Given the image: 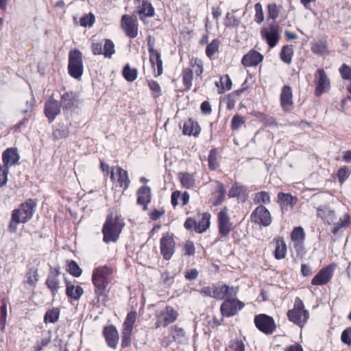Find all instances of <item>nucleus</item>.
<instances>
[{"instance_id": "obj_1", "label": "nucleus", "mask_w": 351, "mask_h": 351, "mask_svg": "<svg viewBox=\"0 0 351 351\" xmlns=\"http://www.w3.org/2000/svg\"><path fill=\"white\" fill-rule=\"evenodd\" d=\"M112 269L106 265L94 269L92 275V282L95 287V294L97 303L104 302L106 300V288L110 283V276Z\"/></svg>"}, {"instance_id": "obj_2", "label": "nucleus", "mask_w": 351, "mask_h": 351, "mask_svg": "<svg viewBox=\"0 0 351 351\" xmlns=\"http://www.w3.org/2000/svg\"><path fill=\"white\" fill-rule=\"evenodd\" d=\"M36 203L32 199H27L21 204L19 208L12 212L11 219L8 226V230L11 233H15L17 226L19 223H25L32 217L35 211Z\"/></svg>"}, {"instance_id": "obj_3", "label": "nucleus", "mask_w": 351, "mask_h": 351, "mask_svg": "<svg viewBox=\"0 0 351 351\" xmlns=\"http://www.w3.org/2000/svg\"><path fill=\"white\" fill-rule=\"evenodd\" d=\"M125 223L119 216L113 218L112 215H108L104 224L102 233L103 240L106 243L116 242L121 234Z\"/></svg>"}, {"instance_id": "obj_4", "label": "nucleus", "mask_w": 351, "mask_h": 351, "mask_svg": "<svg viewBox=\"0 0 351 351\" xmlns=\"http://www.w3.org/2000/svg\"><path fill=\"white\" fill-rule=\"evenodd\" d=\"M261 36L266 42L269 47L274 48L280 39V27L276 21L261 29Z\"/></svg>"}, {"instance_id": "obj_5", "label": "nucleus", "mask_w": 351, "mask_h": 351, "mask_svg": "<svg viewBox=\"0 0 351 351\" xmlns=\"http://www.w3.org/2000/svg\"><path fill=\"white\" fill-rule=\"evenodd\" d=\"M68 71L75 79H80L84 71L82 53L78 49L70 51L69 54Z\"/></svg>"}, {"instance_id": "obj_6", "label": "nucleus", "mask_w": 351, "mask_h": 351, "mask_svg": "<svg viewBox=\"0 0 351 351\" xmlns=\"http://www.w3.org/2000/svg\"><path fill=\"white\" fill-rule=\"evenodd\" d=\"M287 317L291 322L301 327L306 322L308 311L304 308V305L299 298H295L293 308L288 311Z\"/></svg>"}, {"instance_id": "obj_7", "label": "nucleus", "mask_w": 351, "mask_h": 351, "mask_svg": "<svg viewBox=\"0 0 351 351\" xmlns=\"http://www.w3.org/2000/svg\"><path fill=\"white\" fill-rule=\"evenodd\" d=\"M245 307V304L237 298V296H228L220 306L223 317H230L239 313Z\"/></svg>"}, {"instance_id": "obj_8", "label": "nucleus", "mask_w": 351, "mask_h": 351, "mask_svg": "<svg viewBox=\"0 0 351 351\" xmlns=\"http://www.w3.org/2000/svg\"><path fill=\"white\" fill-rule=\"evenodd\" d=\"M217 225L219 234L217 241H223V238L228 237L230 232L234 229V224L228 215V208L223 207L217 215Z\"/></svg>"}, {"instance_id": "obj_9", "label": "nucleus", "mask_w": 351, "mask_h": 351, "mask_svg": "<svg viewBox=\"0 0 351 351\" xmlns=\"http://www.w3.org/2000/svg\"><path fill=\"white\" fill-rule=\"evenodd\" d=\"M60 104L64 114L74 112L79 105V95L74 91L65 92L60 97Z\"/></svg>"}, {"instance_id": "obj_10", "label": "nucleus", "mask_w": 351, "mask_h": 351, "mask_svg": "<svg viewBox=\"0 0 351 351\" xmlns=\"http://www.w3.org/2000/svg\"><path fill=\"white\" fill-rule=\"evenodd\" d=\"M213 298L218 300L226 299L228 296H237L239 292L238 287H230L227 285L213 284Z\"/></svg>"}, {"instance_id": "obj_11", "label": "nucleus", "mask_w": 351, "mask_h": 351, "mask_svg": "<svg viewBox=\"0 0 351 351\" xmlns=\"http://www.w3.org/2000/svg\"><path fill=\"white\" fill-rule=\"evenodd\" d=\"M160 253L163 258L169 261L175 252L176 243L173 236L169 233L162 235L160 241Z\"/></svg>"}, {"instance_id": "obj_12", "label": "nucleus", "mask_w": 351, "mask_h": 351, "mask_svg": "<svg viewBox=\"0 0 351 351\" xmlns=\"http://www.w3.org/2000/svg\"><path fill=\"white\" fill-rule=\"evenodd\" d=\"M254 324L260 331L267 335L271 334L276 329L274 319L265 314L255 316Z\"/></svg>"}, {"instance_id": "obj_13", "label": "nucleus", "mask_w": 351, "mask_h": 351, "mask_svg": "<svg viewBox=\"0 0 351 351\" xmlns=\"http://www.w3.org/2000/svg\"><path fill=\"white\" fill-rule=\"evenodd\" d=\"M61 104L51 95L45 103L44 114L49 123H52L61 113Z\"/></svg>"}, {"instance_id": "obj_14", "label": "nucleus", "mask_w": 351, "mask_h": 351, "mask_svg": "<svg viewBox=\"0 0 351 351\" xmlns=\"http://www.w3.org/2000/svg\"><path fill=\"white\" fill-rule=\"evenodd\" d=\"M60 274L58 267L50 268L49 273L45 281V285L49 289L51 296L56 297L59 289H60V281L59 276Z\"/></svg>"}, {"instance_id": "obj_15", "label": "nucleus", "mask_w": 351, "mask_h": 351, "mask_svg": "<svg viewBox=\"0 0 351 351\" xmlns=\"http://www.w3.org/2000/svg\"><path fill=\"white\" fill-rule=\"evenodd\" d=\"M335 267L336 265L332 263L320 269L312 279L311 284L313 285H324L327 284L333 276Z\"/></svg>"}, {"instance_id": "obj_16", "label": "nucleus", "mask_w": 351, "mask_h": 351, "mask_svg": "<svg viewBox=\"0 0 351 351\" xmlns=\"http://www.w3.org/2000/svg\"><path fill=\"white\" fill-rule=\"evenodd\" d=\"M315 91L316 96H320L324 92L330 88V80L324 69H318L315 74Z\"/></svg>"}, {"instance_id": "obj_17", "label": "nucleus", "mask_w": 351, "mask_h": 351, "mask_svg": "<svg viewBox=\"0 0 351 351\" xmlns=\"http://www.w3.org/2000/svg\"><path fill=\"white\" fill-rule=\"evenodd\" d=\"M251 220L256 223H261L264 226H268L271 223V217L269 211L262 205L258 206L252 213Z\"/></svg>"}, {"instance_id": "obj_18", "label": "nucleus", "mask_w": 351, "mask_h": 351, "mask_svg": "<svg viewBox=\"0 0 351 351\" xmlns=\"http://www.w3.org/2000/svg\"><path fill=\"white\" fill-rule=\"evenodd\" d=\"M178 313L171 306H166V308L162 311L158 316V319L156 323V328L160 326H167L169 324L176 321Z\"/></svg>"}, {"instance_id": "obj_19", "label": "nucleus", "mask_w": 351, "mask_h": 351, "mask_svg": "<svg viewBox=\"0 0 351 351\" xmlns=\"http://www.w3.org/2000/svg\"><path fill=\"white\" fill-rule=\"evenodd\" d=\"M121 27L128 37L134 38L137 36L138 22L132 16L128 14L122 16Z\"/></svg>"}, {"instance_id": "obj_20", "label": "nucleus", "mask_w": 351, "mask_h": 351, "mask_svg": "<svg viewBox=\"0 0 351 351\" xmlns=\"http://www.w3.org/2000/svg\"><path fill=\"white\" fill-rule=\"evenodd\" d=\"M280 106L282 110L286 112H289L293 108V93L291 88L285 85L282 88L280 93Z\"/></svg>"}, {"instance_id": "obj_21", "label": "nucleus", "mask_w": 351, "mask_h": 351, "mask_svg": "<svg viewBox=\"0 0 351 351\" xmlns=\"http://www.w3.org/2000/svg\"><path fill=\"white\" fill-rule=\"evenodd\" d=\"M103 335L107 345L112 349H116L119 339V332L116 327L113 325L105 326L103 329Z\"/></svg>"}, {"instance_id": "obj_22", "label": "nucleus", "mask_w": 351, "mask_h": 351, "mask_svg": "<svg viewBox=\"0 0 351 351\" xmlns=\"http://www.w3.org/2000/svg\"><path fill=\"white\" fill-rule=\"evenodd\" d=\"M19 160L20 156L16 147L8 148L2 154L3 167H6L8 169L9 167L17 165Z\"/></svg>"}, {"instance_id": "obj_23", "label": "nucleus", "mask_w": 351, "mask_h": 351, "mask_svg": "<svg viewBox=\"0 0 351 351\" xmlns=\"http://www.w3.org/2000/svg\"><path fill=\"white\" fill-rule=\"evenodd\" d=\"M147 45L148 51L149 53V60L153 67L156 65L157 76H159L162 73V61L160 53L154 49V44L151 43L150 38L148 39Z\"/></svg>"}, {"instance_id": "obj_24", "label": "nucleus", "mask_w": 351, "mask_h": 351, "mask_svg": "<svg viewBox=\"0 0 351 351\" xmlns=\"http://www.w3.org/2000/svg\"><path fill=\"white\" fill-rule=\"evenodd\" d=\"M263 60V56L255 50H250L245 54L242 60L241 63L244 66L250 67L256 66Z\"/></svg>"}, {"instance_id": "obj_25", "label": "nucleus", "mask_w": 351, "mask_h": 351, "mask_svg": "<svg viewBox=\"0 0 351 351\" xmlns=\"http://www.w3.org/2000/svg\"><path fill=\"white\" fill-rule=\"evenodd\" d=\"M137 204L143 206V210H147V204L151 202V189L147 186H143L138 189L137 191Z\"/></svg>"}, {"instance_id": "obj_26", "label": "nucleus", "mask_w": 351, "mask_h": 351, "mask_svg": "<svg viewBox=\"0 0 351 351\" xmlns=\"http://www.w3.org/2000/svg\"><path fill=\"white\" fill-rule=\"evenodd\" d=\"M65 293L67 295V297L73 300H79L84 293L83 288L80 285L75 286L71 282L66 280V279H65Z\"/></svg>"}, {"instance_id": "obj_27", "label": "nucleus", "mask_w": 351, "mask_h": 351, "mask_svg": "<svg viewBox=\"0 0 351 351\" xmlns=\"http://www.w3.org/2000/svg\"><path fill=\"white\" fill-rule=\"evenodd\" d=\"M182 132L184 134L197 136L200 132V128L197 122L189 119L183 125Z\"/></svg>"}, {"instance_id": "obj_28", "label": "nucleus", "mask_w": 351, "mask_h": 351, "mask_svg": "<svg viewBox=\"0 0 351 351\" xmlns=\"http://www.w3.org/2000/svg\"><path fill=\"white\" fill-rule=\"evenodd\" d=\"M311 49L313 53L324 56L328 53V44L326 39H320L311 43Z\"/></svg>"}, {"instance_id": "obj_29", "label": "nucleus", "mask_w": 351, "mask_h": 351, "mask_svg": "<svg viewBox=\"0 0 351 351\" xmlns=\"http://www.w3.org/2000/svg\"><path fill=\"white\" fill-rule=\"evenodd\" d=\"M317 216L327 222L328 224L334 222L335 219V213L334 210L326 206H321L317 208Z\"/></svg>"}, {"instance_id": "obj_30", "label": "nucleus", "mask_w": 351, "mask_h": 351, "mask_svg": "<svg viewBox=\"0 0 351 351\" xmlns=\"http://www.w3.org/2000/svg\"><path fill=\"white\" fill-rule=\"evenodd\" d=\"M138 13L140 15V19L143 21L144 16H154L155 14V10L150 2L147 0H143L142 1V6L138 11Z\"/></svg>"}, {"instance_id": "obj_31", "label": "nucleus", "mask_w": 351, "mask_h": 351, "mask_svg": "<svg viewBox=\"0 0 351 351\" xmlns=\"http://www.w3.org/2000/svg\"><path fill=\"white\" fill-rule=\"evenodd\" d=\"M117 173L118 174V183L120 187L123 188V190H125L128 188L130 180L129 179L128 171L123 169L120 167H117Z\"/></svg>"}, {"instance_id": "obj_32", "label": "nucleus", "mask_w": 351, "mask_h": 351, "mask_svg": "<svg viewBox=\"0 0 351 351\" xmlns=\"http://www.w3.org/2000/svg\"><path fill=\"white\" fill-rule=\"evenodd\" d=\"M182 186L185 189H191L195 185V177L192 173L181 172L178 175Z\"/></svg>"}, {"instance_id": "obj_33", "label": "nucleus", "mask_w": 351, "mask_h": 351, "mask_svg": "<svg viewBox=\"0 0 351 351\" xmlns=\"http://www.w3.org/2000/svg\"><path fill=\"white\" fill-rule=\"evenodd\" d=\"M210 213H203L200 220L197 222V226H195V232L197 233H202L205 232L210 226Z\"/></svg>"}, {"instance_id": "obj_34", "label": "nucleus", "mask_w": 351, "mask_h": 351, "mask_svg": "<svg viewBox=\"0 0 351 351\" xmlns=\"http://www.w3.org/2000/svg\"><path fill=\"white\" fill-rule=\"evenodd\" d=\"M287 253V245L282 239H278L276 241V248L274 250V257L277 260L284 258Z\"/></svg>"}, {"instance_id": "obj_35", "label": "nucleus", "mask_w": 351, "mask_h": 351, "mask_svg": "<svg viewBox=\"0 0 351 351\" xmlns=\"http://www.w3.org/2000/svg\"><path fill=\"white\" fill-rule=\"evenodd\" d=\"M136 317L137 314L136 311L129 312L123 324V330L132 332Z\"/></svg>"}, {"instance_id": "obj_36", "label": "nucleus", "mask_w": 351, "mask_h": 351, "mask_svg": "<svg viewBox=\"0 0 351 351\" xmlns=\"http://www.w3.org/2000/svg\"><path fill=\"white\" fill-rule=\"evenodd\" d=\"M293 54V49L292 45H285L280 51V58L285 63L290 64L292 60Z\"/></svg>"}, {"instance_id": "obj_37", "label": "nucleus", "mask_w": 351, "mask_h": 351, "mask_svg": "<svg viewBox=\"0 0 351 351\" xmlns=\"http://www.w3.org/2000/svg\"><path fill=\"white\" fill-rule=\"evenodd\" d=\"M182 82L185 87V90L188 91L191 89L192 81L193 78V71L191 69L185 68L183 69L182 73Z\"/></svg>"}, {"instance_id": "obj_38", "label": "nucleus", "mask_w": 351, "mask_h": 351, "mask_svg": "<svg viewBox=\"0 0 351 351\" xmlns=\"http://www.w3.org/2000/svg\"><path fill=\"white\" fill-rule=\"evenodd\" d=\"M60 314V311L58 308H53L48 310L45 316L44 322L47 323L54 324L58 322Z\"/></svg>"}, {"instance_id": "obj_39", "label": "nucleus", "mask_w": 351, "mask_h": 351, "mask_svg": "<svg viewBox=\"0 0 351 351\" xmlns=\"http://www.w3.org/2000/svg\"><path fill=\"white\" fill-rule=\"evenodd\" d=\"M171 335L174 340L179 343H185L187 341V337L185 335V332L181 328L175 326L171 330Z\"/></svg>"}, {"instance_id": "obj_40", "label": "nucleus", "mask_w": 351, "mask_h": 351, "mask_svg": "<svg viewBox=\"0 0 351 351\" xmlns=\"http://www.w3.org/2000/svg\"><path fill=\"white\" fill-rule=\"evenodd\" d=\"M123 77L128 82H134L138 75V71L136 69H132L129 64H127L122 71Z\"/></svg>"}, {"instance_id": "obj_41", "label": "nucleus", "mask_w": 351, "mask_h": 351, "mask_svg": "<svg viewBox=\"0 0 351 351\" xmlns=\"http://www.w3.org/2000/svg\"><path fill=\"white\" fill-rule=\"evenodd\" d=\"M27 280L25 282L29 285L35 287L38 281V274L37 269L30 268L26 273Z\"/></svg>"}, {"instance_id": "obj_42", "label": "nucleus", "mask_w": 351, "mask_h": 351, "mask_svg": "<svg viewBox=\"0 0 351 351\" xmlns=\"http://www.w3.org/2000/svg\"><path fill=\"white\" fill-rule=\"evenodd\" d=\"M67 271L74 277H80L82 270L75 261H70L67 263Z\"/></svg>"}, {"instance_id": "obj_43", "label": "nucleus", "mask_w": 351, "mask_h": 351, "mask_svg": "<svg viewBox=\"0 0 351 351\" xmlns=\"http://www.w3.org/2000/svg\"><path fill=\"white\" fill-rule=\"evenodd\" d=\"M103 51L105 58H111L115 53L114 43L110 39H105Z\"/></svg>"}, {"instance_id": "obj_44", "label": "nucleus", "mask_w": 351, "mask_h": 351, "mask_svg": "<svg viewBox=\"0 0 351 351\" xmlns=\"http://www.w3.org/2000/svg\"><path fill=\"white\" fill-rule=\"evenodd\" d=\"M240 24V21L236 18V16L230 12H228L226 15L224 20V25L226 27H237Z\"/></svg>"}, {"instance_id": "obj_45", "label": "nucleus", "mask_w": 351, "mask_h": 351, "mask_svg": "<svg viewBox=\"0 0 351 351\" xmlns=\"http://www.w3.org/2000/svg\"><path fill=\"white\" fill-rule=\"evenodd\" d=\"M278 197L283 204L289 205L291 208L295 205L297 201L296 198H294L289 193H279Z\"/></svg>"}, {"instance_id": "obj_46", "label": "nucleus", "mask_w": 351, "mask_h": 351, "mask_svg": "<svg viewBox=\"0 0 351 351\" xmlns=\"http://www.w3.org/2000/svg\"><path fill=\"white\" fill-rule=\"evenodd\" d=\"M291 240L295 241H304L305 234L302 227L295 228L291 234Z\"/></svg>"}, {"instance_id": "obj_47", "label": "nucleus", "mask_w": 351, "mask_h": 351, "mask_svg": "<svg viewBox=\"0 0 351 351\" xmlns=\"http://www.w3.org/2000/svg\"><path fill=\"white\" fill-rule=\"evenodd\" d=\"M254 202L255 204H269L270 202V196L267 192L261 191L256 193Z\"/></svg>"}, {"instance_id": "obj_48", "label": "nucleus", "mask_w": 351, "mask_h": 351, "mask_svg": "<svg viewBox=\"0 0 351 351\" xmlns=\"http://www.w3.org/2000/svg\"><path fill=\"white\" fill-rule=\"evenodd\" d=\"M219 45V41L217 39L213 40L210 44H208L206 49V56L211 58L218 50Z\"/></svg>"}, {"instance_id": "obj_49", "label": "nucleus", "mask_w": 351, "mask_h": 351, "mask_svg": "<svg viewBox=\"0 0 351 351\" xmlns=\"http://www.w3.org/2000/svg\"><path fill=\"white\" fill-rule=\"evenodd\" d=\"M245 119L243 117L236 114L234 115L231 121V128L233 130H238L245 123Z\"/></svg>"}, {"instance_id": "obj_50", "label": "nucleus", "mask_w": 351, "mask_h": 351, "mask_svg": "<svg viewBox=\"0 0 351 351\" xmlns=\"http://www.w3.org/2000/svg\"><path fill=\"white\" fill-rule=\"evenodd\" d=\"M267 10L268 19L275 20L278 17L280 13V8L277 6L276 3L268 4Z\"/></svg>"}, {"instance_id": "obj_51", "label": "nucleus", "mask_w": 351, "mask_h": 351, "mask_svg": "<svg viewBox=\"0 0 351 351\" xmlns=\"http://www.w3.org/2000/svg\"><path fill=\"white\" fill-rule=\"evenodd\" d=\"M219 83L221 84V88L223 90H229L232 88V81L230 77L228 75H223L220 78V81L219 82H216L215 85L217 86H219Z\"/></svg>"}, {"instance_id": "obj_52", "label": "nucleus", "mask_w": 351, "mask_h": 351, "mask_svg": "<svg viewBox=\"0 0 351 351\" xmlns=\"http://www.w3.org/2000/svg\"><path fill=\"white\" fill-rule=\"evenodd\" d=\"M339 72L342 79L351 81V66L346 64H343L339 69Z\"/></svg>"}, {"instance_id": "obj_53", "label": "nucleus", "mask_w": 351, "mask_h": 351, "mask_svg": "<svg viewBox=\"0 0 351 351\" xmlns=\"http://www.w3.org/2000/svg\"><path fill=\"white\" fill-rule=\"evenodd\" d=\"M350 172L348 167L344 166L341 167L337 173V176L338 178L339 182L342 184L344 181H346L348 177L350 176Z\"/></svg>"}, {"instance_id": "obj_54", "label": "nucleus", "mask_w": 351, "mask_h": 351, "mask_svg": "<svg viewBox=\"0 0 351 351\" xmlns=\"http://www.w3.org/2000/svg\"><path fill=\"white\" fill-rule=\"evenodd\" d=\"M255 16L254 21L260 24L264 21V13L263 11L262 5L260 3H256L254 5Z\"/></svg>"}, {"instance_id": "obj_55", "label": "nucleus", "mask_w": 351, "mask_h": 351, "mask_svg": "<svg viewBox=\"0 0 351 351\" xmlns=\"http://www.w3.org/2000/svg\"><path fill=\"white\" fill-rule=\"evenodd\" d=\"M95 16L92 13H89L80 19V25L82 27H90L95 23Z\"/></svg>"}, {"instance_id": "obj_56", "label": "nucleus", "mask_w": 351, "mask_h": 351, "mask_svg": "<svg viewBox=\"0 0 351 351\" xmlns=\"http://www.w3.org/2000/svg\"><path fill=\"white\" fill-rule=\"evenodd\" d=\"M191 66L195 69V73L196 76L201 77L204 69H203V63L202 61L198 58H195L191 62Z\"/></svg>"}, {"instance_id": "obj_57", "label": "nucleus", "mask_w": 351, "mask_h": 351, "mask_svg": "<svg viewBox=\"0 0 351 351\" xmlns=\"http://www.w3.org/2000/svg\"><path fill=\"white\" fill-rule=\"evenodd\" d=\"M226 351H245V345L241 340L231 342Z\"/></svg>"}, {"instance_id": "obj_58", "label": "nucleus", "mask_w": 351, "mask_h": 351, "mask_svg": "<svg viewBox=\"0 0 351 351\" xmlns=\"http://www.w3.org/2000/svg\"><path fill=\"white\" fill-rule=\"evenodd\" d=\"M69 135V129L68 127H64L61 129H57L53 133V136L56 139H61L66 138Z\"/></svg>"}, {"instance_id": "obj_59", "label": "nucleus", "mask_w": 351, "mask_h": 351, "mask_svg": "<svg viewBox=\"0 0 351 351\" xmlns=\"http://www.w3.org/2000/svg\"><path fill=\"white\" fill-rule=\"evenodd\" d=\"M148 85L154 97H158L161 95V88L157 82L154 80L149 81Z\"/></svg>"}, {"instance_id": "obj_60", "label": "nucleus", "mask_w": 351, "mask_h": 351, "mask_svg": "<svg viewBox=\"0 0 351 351\" xmlns=\"http://www.w3.org/2000/svg\"><path fill=\"white\" fill-rule=\"evenodd\" d=\"M132 332L122 330L121 332V347L125 348L130 346Z\"/></svg>"}, {"instance_id": "obj_61", "label": "nucleus", "mask_w": 351, "mask_h": 351, "mask_svg": "<svg viewBox=\"0 0 351 351\" xmlns=\"http://www.w3.org/2000/svg\"><path fill=\"white\" fill-rule=\"evenodd\" d=\"M208 167L210 169L215 170L218 167L219 165L217 161V156H216L215 152L214 150H211L210 152L209 155H208Z\"/></svg>"}, {"instance_id": "obj_62", "label": "nucleus", "mask_w": 351, "mask_h": 351, "mask_svg": "<svg viewBox=\"0 0 351 351\" xmlns=\"http://www.w3.org/2000/svg\"><path fill=\"white\" fill-rule=\"evenodd\" d=\"M341 340L344 344L351 346V327L347 328L342 332Z\"/></svg>"}, {"instance_id": "obj_63", "label": "nucleus", "mask_w": 351, "mask_h": 351, "mask_svg": "<svg viewBox=\"0 0 351 351\" xmlns=\"http://www.w3.org/2000/svg\"><path fill=\"white\" fill-rule=\"evenodd\" d=\"M9 169L6 167L0 166V187L3 186L8 182Z\"/></svg>"}, {"instance_id": "obj_64", "label": "nucleus", "mask_w": 351, "mask_h": 351, "mask_svg": "<svg viewBox=\"0 0 351 351\" xmlns=\"http://www.w3.org/2000/svg\"><path fill=\"white\" fill-rule=\"evenodd\" d=\"M92 52L94 55H104V47L101 42L92 43Z\"/></svg>"}]
</instances>
